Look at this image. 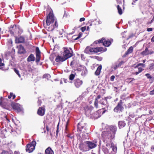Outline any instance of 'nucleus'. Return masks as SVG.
Returning <instances> with one entry per match:
<instances>
[{
  "instance_id": "nucleus-38",
  "label": "nucleus",
  "mask_w": 154,
  "mask_h": 154,
  "mask_svg": "<svg viewBox=\"0 0 154 154\" xmlns=\"http://www.w3.org/2000/svg\"><path fill=\"white\" fill-rule=\"evenodd\" d=\"M43 77L44 78H46L48 79L50 78L51 77L50 75L48 74H45L43 75Z\"/></svg>"
},
{
  "instance_id": "nucleus-33",
  "label": "nucleus",
  "mask_w": 154,
  "mask_h": 154,
  "mask_svg": "<svg viewBox=\"0 0 154 154\" xmlns=\"http://www.w3.org/2000/svg\"><path fill=\"white\" fill-rule=\"evenodd\" d=\"M85 52L87 54H90V47H87L85 50Z\"/></svg>"
},
{
  "instance_id": "nucleus-59",
  "label": "nucleus",
  "mask_w": 154,
  "mask_h": 154,
  "mask_svg": "<svg viewBox=\"0 0 154 154\" xmlns=\"http://www.w3.org/2000/svg\"><path fill=\"white\" fill-rule=\"evenodd\" d=\"M100 98V95H98L97 98L95 99H97V100H98V99H99Z\"/></svg>"
},
{
  "instance_id": "nucleus-6",
  "label": "nucleus",
  "mask_w": 154,
  "mask_h": 154,
  "mask_svg": "<svg viewBox=\"0 0 154 154\" xmlns=\"http://www.w3.org/2000/svg\"><path fill=\"white\" fill-rule=\"evenodd\" d=\"M111 147L112 150V152L110 153L107 148L105 147H103L102 150L105 154H116L117 151V148L116 146L113 143L111 144Z\"/></svg>"
},
{
  "instance_id": "nucleus-13",
  "label": "nucleus",
  "mask_w": 154,
  "mask_h": 154,
  "mask_svg": "<svg viewBox=\"0 0 154 154\" xmlns=\"http://www.w3.org/2000/svg\"><path fill=\"white\" fill-rule=\"evenodd\" d=\"M66 60V59L63 55L62 56L58 55L57 56L55 59V60L57 62H63Z\"/></svg>"
},
{
  "instance_id": "nucleus-3",
  "label": "nucleus",
  "mask_w": 154,
  "mask_h": 154,
  "mask_svg": "<svg viewBox=\"0 0 154 154\" xmlns=\"http://www.w3.org/2000/svg\"><path fill=\"white\" fill-rule=\"evenodd\" d=\"M102 136L103 138V141L104 142L106 141V140H112L114 137V135L108 131H104L102 132Z\"/></svg>"
},
{
  "instance_id": "nucleus-51",
  "label": "nucleus",
  "mask_w": 154,
  "mask_h": 154,
  "mask_svg": "<svg viewBox=\"0 0 154 154\" xmlns=\"http://www.w3.org/2000/svg\"><path fill=\"white\" fill-rule=\"evenodd\" d=\"M63 30H62V31H60L59 32V35H60V36H59V37H63V36L62 35L63 34Z\"/></svg>"
},
{
  "instance_id": "nucleus-40",
  "label": "nucleus",
  "mask_w": 154,
  "mask_h": 154,
  "mask_svg": "<svg viewBox=\"0 0 154 154\" xmlns=\"http://www.w3.org/2000/svg\"><path fill=\"white\" fill-rule=\"evenodd\" d=\"M14 71H15V72L18 75L19 77L20 78L21 76L19 74V71L16 69H14Z\"/></svg>"
},
{
  "instance_id": "nucleus-17",
  "label": "nucleus",
  "mask_w": 154,
  "mask_h": 154,
  "mask_svg": "<svg viewBox=\"0 0 154 154\" xmlns=\"http://www.w3.org/2000/svg\"><path fill=\"white\" fill-rule=\"evenodd\" d=\"M13 107L14 109L17 110L19 112L21 111L22 110V108L20 107L19 104L17 103L13 104Z\"/></svg>"
},
{
  "instance_id": "nucleus-23",
  "label": "nucleus",
  "mask_w": 154,
  "mask_h": 154,
  "mask_svg": "<svg viewBox=\"0 0 154 154\" xmlns=\"http://www.w3.org/2000/svg\"><path fill=\"white\" fill-rule=\"evenodd\" d=\"M102 69V66L101 65H100L97 67L96 71L95 72V74L97 75H100V71Z\"/></svg>"
},
{
  "instance_id": "nucleus-7",
  "label": "nucleus",
  "mask_w": 154,
  "mask_h": 154,
  "mask_svg": "<svg viewBox=\"0 0 154 154\" xmlns=\"http://www.w3.org/2000/svg\"><path fill=\"white\" fill-rule=\"evenodd\" d=\"M85 143L88 146V148L90 150V149L94 148L97 146V141L96 140H94L91 141H87Z\"/></svg>"
},
{
  "instance_id": "nucleus-57",
  "label": "nucleus",
  "mask_w": 154,
  "mask_h": 154,
  "mask_svg": "<svg viewBox=\"0 0 154 154\" xmlns=\"http://www.w3.org/2000/svg\"><path fill=\"white\" fill-rule=\"evenodd\" d=\"M151 42H154V36L151 39Z\"/></svg>"
},
{
  "instance_id": "nucleus-49",
  "label": "nucleus",
  "mask_w": 154,
  "mask_h": 154,
  "mask_svg": "<svg viewBox=\"0 0 154 154\" xmlns=\"http://www.w3.org/2000/svg\"><path fill=\"white\" fill-rule=\"evenodd\" d=\"M123 63L124 62L123 61L120 62L118 64H117L118 65V66H121V65H122Z\"/></svg>"
},
{
  "instance_id": "nucleus-12",
  "label": "nucleus",
  "mask_w": 154,
  "mask_h": 154,
  "mask_svg": "<svg viewBox=\"0 0 154 154\" xmlns=\"http://www.w3.org/2000/svg\"><path fill=\"white\" fill-rule=\"evenodd\" d=\"M79 148L80 150L82 151H87L89 150L87 146L83 143L79 144Z\"/></svg>"
},
{
  "instance_id": "nucleus-9",
  "label": "nucleus",
  "mask_w": 154,
  "mask_h": 154,
  "mask_svg": "<svg viewBox=\"0 0 154 154\" xmlns=\"http://www.w3.org/2000/svg\"><path fill=\"white\" fill-rule=\"evenodd\" d=\"M103 48L102 47H96L92 48L90 47L91 54H92L93 53H97L99 52L103 51Z\"/></svg>"
},
{
  "instance_id": "nucleus-35",
  "label": "nucleus",
  "mask_w": 154,
  "mask_h": 154,
  "mask_svg": "<svg viewBox=\"0 0 154 154\" xmlns=\"http://www.w3.org/2000/svg\"><path fill=\"white\" fill-rule=\"evenodd\" d=\"M76 74H71L69 76V79L70 80H72L74 78Z\"/></svg>"
},
{
  "instance_id": "nucleus-41",
  "label": "nucleus",
  "mask_w": 154,
  "mask_h": 154,
  "mask_svg": "<svg viewBox=\"0 0 154 154\" xmlns=\"http://www.w3.org/2000/svg\"><path fill=\"white\" fill-rule=\"evenodd\" d=\"M143 63H139L137 64V65L135 66L134 68H136L138 67L139 66H142Z\"/></svg>"
},
{
  "instance_id": "nucleus-1",
  "label": "nucleus",
  "mask_w": 154,
  "mask_h": 154,
  "mask_svg": "<svg viewBox=\"0 0 154 154\" xmlns=\"http://www.w3.org/2000/svg\"><path fill=\"white\" fill-rule=\"evenodd\" d=\"M54 16L53 14L50 12L47 17L46 23H45L44 20L43 21L44 27L47 30L49 31H52L55 27H57L58 26L56 21L55 22L54 24Z\"/></svg>"
},
{
  "instance_id": "nucleus-53",
  "label": "nucleus",
  "mask_w": 154,
  "mask_h": 154,
  "mask_svg": "<svg viewBox=\"0 0 154 154\" xmlns=\"http://www.w3.org/2000/svg\"><path fill=\"white\" fill-rule=\"evenodd\" d=\"M96 59L99 61H101L102 60V58L101 57H96Z\"/></svg>"
},
{
  "instance_id": "nucleus-25",
  "label": "nucleus",
  "mask_w": 154,
  "mask_h": 154,
  "mask_svg": "<svg viewBox=\"0 0 154 154\" xmlns=\"http://www.w3.org/2000/svg\"><path fill=\"white\" fill-rule=\"evenodd\" d=\"M70 66L72 67L78 66V65L77 64L76 60H74L71 62Z\"/></svg>"
},
{
  "instance_id": "nucleus-56",
  "label": "nucleus",
  "mask_w": 154,
  "mask_h": 154,
  "mask_svg": "<svg viewBox=\"0 0 154 154\" xmlns=\"http://www.w3.org/2000/svg\"><path fill=\"white\" fill-rule=\"evenodd\" d=\"M63 80L65 83H66L68 82L67 80L65 79H63Z\"/></svg>"
},
{
  "instance_id": "nucleus-22",
  "label": "nucleus",
  "mask_w": 154,
  "mask_h": 154,
  "mask_svg": "<svg viewBox=\"0 0 154 154\" xmlns=\"http://www.w3.org/2000/svg\"><path fill=\"white\" fill-rule=\"evenodd\" d=\"M45 154H54V153L51 148L49 147L45 150Z\"/></svg>"
},
{
  "instance_id": "nucleus-29",
  "label": "nucleus",
  "mask_w": 154,
  "mask_h": 154,
  "mask_svg": "<svg viewBox=\"0 0 154 154\" xmlns=\"http://www.w3.org/2000/svg\"><path fill=\"white\" fill-rule=\"evenodd\" d=\"M83 69V70H82L81 71H82V73H81V75L82 76H85L86 74L87 73V70L86 69V67H82Z\"/></svg>"
},
{
  "instance_id": "nucleus-16",
  "label": "nucleus",
  "mask_w": 154,
  "mask_h": 154,
  "mask_svg": "<svg viewBox=\"0 0 154 154\" xmlns=\"http://www.w3.org/2000/svg\"><path fill=\"white\" fill-rule=\"evenodd\" d=\"M24 38L22 36H20L18 38H16L15 42L17 43H23L24 42Z\"/></svg>"
},
{
  "instance_id": "nucleus-15",
  "label": "nucleus",
  "mask_w": 154,
  "mask_h": 154,
  "mask_svg": "<svg viewBox=\"0 0 154 154\" xmlns=\"http://www.w3.org/2000/svg\"><path fill=\"white\" fill-rule=\"evenodd\" d=\"M117 128L115 126H111L109 127V130L108 131H110L112 134L114 135V137H115V135L116 131Z\"/></svg>"
},
{
  "instance_id": "nucleus-39",
  "label": "nucleus",
  "mask_w": 154,
  "mask_h": 154,
  "mask_svg": "<svg viewBox=\"0 0 154 154\" xmlns=\"http://www.w3.org/2000/svg\"><path fill=\"white\" fill-rule=\"evenodd\" d=\"M98 101L97 99H95L94 102V105L95 106L96 108H98Z\"/></svg>"
},
{
  "instance_id": "nucleus-32",
  "label": "nucleus",
  "mask_w": 154,
  "mask_h": 154,
  "mask_svg": "<svg viewBox=\"0 0 154 154\" xmlns=\"http://www.w3.org/2000/svg\"><path fill=\"white\" fill-rule=\"evenodd\" d=\"M141 54L143 55H148L149 54V53L148 48H146L145 50L142 52Z\"/></svg>"
},
{
  "instance_id": "nucleus-28",
  "label": "nucleus",
  "mask_w": 154,
  "mask_h": 154,
  "mask_svg": "<svg viewBox=\"0 0 154 154\" xmlns=\"http://www.w3.org/2000/svg\"><path fill=\"white\" fill-rule=\"evenodd\" d=\"M154 64L153 63H150L149 66V67L147 69L149 71L153 70H154Z\"/></svg>"
},
{
  "instance_id": "nucleus-21",
  "label": "nucleus",
  "mask_w": 154,
  "mask_h": 154,
  "mask_svg": "<svg viewBox=\"0 0 154 154\" xmlns=\"http://www.w3.org/2000/svg\"><path fill=\"white\" fill-rule=\"evenodd\" d=\"M35 59L34 55L31 54L28 57L27 60L28 62L33 61L35 60Z\"/></svg>"
},
{
  "instance_id": "nucleus-30",
  "label": "nucleus",
  "mask_w": 154,
  "mask_h": 154,
  "mask_svg": "<svg viewBox=\"0 0 154 154\" xmlns=\"http://www.w3.org/2000/svg\"><path fill=\"white\" fill-rule=\"evenodd\" d=\"M107 97H105L104 99L101 100L100 101V103L103 105H105L107 103Z\"/></svg>"
},
{
  "instance_id": "nucleus-18",
  "label": "nucleus",
  "mask_w": 154,
  "mask_h": 154,
  "mask_svg": "<svg viewBox=\"0 0 154 154\" xmlns=\"http://www.w3.org/2000/svg\"><path fill=\"white\" fill-rule=\"evenodd\" d=\"M83 122L82 121L78 124L77 126L78 131H81V129H83L84 127H85V124H84V125H83Z\"/></svg>"
},
{
  "instance_id": "nucleus-20",
  "label": "nucleus",
  "mask_w": 154,
  "mask_h": 154,
  "mask_svg": "<svg viewBox=\"0 0 154 154\" xmlns=\"http://www.w3.org/2000/svg\"><path fill=\"white\" fill-rule=\"evenodd\" d=\"M16 25H14L13 26H11L10 28V33L12 34H13L16 31Z\"/></svg>"
},
{
  "instance_id": "nucleus-55",
  "label": "nucleus",
  "mask_w": 154,
  "mask_h": 154,
  "mask_svg": "<svg viewBox=\"0 0 154 154\" xmlns=\"http://www.w3.org/2000/svg\"><path fill=\"white\" fill-rule=\"evenodd\" d=\"M152 28H149L147 29V31L148 32H150L152 31Z\"/></svg>"
},
{
  "instance_id": "nucleus-46",
  "label": "nucleus",
  "mask_w": 154,
  "mask_h": 154,
  "mask_svg": "<svg viewBox=\"0 0 154 154\" xmlns=\"http://www.w3.org/2000/svg\"><path fill=\"white\" fill-rule=\"evenodd\" d=\"M42 103V101L41 100H38V102H37V103L38 104V106H40L41 105Z\"/></svg>"
},
{
  "instance_id": "nucleus-2",
  "label": "nucleus",
  "mask_w": 154,
  "mask_h": 154,
  "mask_svg": "<svg viewBox=\"0 0 154 154\" xmlns=\"http://www.w3.org/2000/svg\"><path fill=\"white\" fill-rule=\"evenodd\" d=\"M113 42V39L111 38L109 39H105L102 38L101 39L97 41H95L92 44V46H95V45L97 43H102L103 45L106 47L109 46Z\"/></svg>"
},
{
  "instance_id": "nucleus-37",
  "label": "nucleus",
  "mask_w": 154,
  "mask_h": 154,
  "mask_svg": "<svg viewBox=\"0 0 154 154\" xmlns=\"http://www.w3.org/2000/svg\"><path fill=\"white\" fill-rule=\"evenodd\" d=\"M145 75L146 77L149 79H153V77H152L151 75H150V74L149 73H147Z\"/></svg>"
},
{
  "instance_id": "nucleus-8",
  "label": "nucleus",
  "mask_w": 154,
  "mask_h": 154,
  "mask_svg": "<svg viewBox=\"0 0 154 154\" xmlns=\"http://www.w3.org/2000/svg\"><path fill=\"white\" fill-rule=\"evenodd\" d=\"M122 100H120L119 102L118 103L117 106L114 109L115 112H118L120 111H122L124 107L122 105Z\"/></svg>"
},
{
  "instance_id": "nucleus-19",
  "label": "nucleus",
  "mask_w": 154,
  "mask_h": 154,
  "mask_svg": "<svg viewBox=\"0 0 154 154\" xmlns=\"http://www.w3.org/2000/svg\"><path fill=\"white\" fill-rule=\"evenodd\" d=\"M25 52V50L24 47L21 45L18 47V53L20 54H24Z\"/></svg>"
},
{
  "instance_id": "nucleus-45",
  "label": "nucleus",
  "mask_w": 154,
  "mask_h": 154,
  "mask_svg": "<svg viewBox=\"0 0 154 154\" xmlns=\"http://www.w3.org/2000/svg\"><path fill=\"white\" fill-rule=\"evenodd\" d=\"M118 67H119L118 66V65H117H117L116 64V65H115L113 66V68L115 70Z\"/></svg>"
},
{
  "instance_id": "nucleus-4",
  "label": "nucleus",
  "mask_w": 154,
  "mask_h": 154,
  "mask_svg": "<svg viewBox=\"0 0 154 154\" xmlns=\"http://www.w3.org/2000/svg\"><path fill=\"white\" fill-rule=\"evenodd\" d=\"M63 55L67 60L71 57L72 55V51L71 48H63Z\"/></svg>"
},
{
  "instance_id": "nucleus-34",
  "label": "nucleus",
  "mask_w": 154,
  "mask_h": 154,
  "mask_svg": "<svg viewBox=\"0 0 154 154\" xmlns=\"http://www.w3.org/2000/svg\"><path fill=\"white\" fill-rule=\"evenodd\" d=\"M117 8L118 13L120 15L122 14L123 13L122 10L121 8L120 7L119 5H118L117 6Z\"/></svg>"
},
{
  "instance_id": "nucleus-54",
  "label": "nucleus",
  "mask_w": 154,
  "mask_h": 154,
  "mask_svg": "<svg viewBox=\"0 0 154 154\" xmlns=\"http://www.w3.org/2000/svg\"><path fill=\"white\" fill-rule=\"evenodd\" d=\"M150 94L151 95L154 94V90H153L150 92Z\"/></svg>"
},
{
  "instance_id": "nucleus-47",
  "label": "nucleus",
  "mask_w": 154,
  "mask_h": 154,
  "mask_svg": "<svg viewBox=\"0 0 154 154\" xmlns=\"http://www.w3.org/2000/svg\"><path fill=\"white\" fill-rule=\"evenodd\" d=\"M115 78V77L114 75H112L110 77V80L112 81H113L114 80V79Z\"/></svg>"
},
{
  "instance_id": "nucleus-14",
  "label": "nucleus",
  "mask_w": 154,
  "mask_h": 154,
  "mask_svg": "<svg viewBox=\"0 0 154 154\" xmlns=\"http://www.w3.org/2000/svg\"><path fill=\"white\" fill-rule=\"evenodd\" d=\"M45 112V108L43 107H41L38 108V110L37 114L41 116H42L44 115Z\"/></svg>"
},
{
  "instance_id": "nucleus-36",
  "label": "nucleus",
  "mask_w": 154,
  "mask_h": 154,
  "mask_svg": "<svg viewBox=\"0 0 154 154\" xmlns=\"http://www.w3.org/2000/svg\"><path fill=\"white\" fill-rule=\"evenodd\" d=\"M85 67V66H83L82 65H79L78 66H77V70L79 71H81L83 69L82 68V67Z\"/></svg>"
},
{
  "instance_id": "nucleus-27",
  "label": "nucleus",
  "mask_w": 154,
  "mask_h": 154,
  "mask_svg": "<svg viewBox=\"0 0 154 154\" xmlns=\"http://www.w3.org/2000/svg\"><path fill=\"white\" fill-rule=\"evenodd\" d=\"M104 142L106 144V146L108 148H110L111 146H110V144H111L112 143H112L111 140H106V141Z\"/></svg>"
},
{
  "instance_id": "nucleus-43",
  "label": "nucleus",
  "mask_w": 154,
  "mask_h": 154,
  "mask_svg": "<svg viewBox=\"0 0 154 154\" xmlns=\"http://www.w3.org/2000/svg\"><path fill=\"white\" fill-rule=\"evenodd\" d=\"M86 26L83 27L81 28V30L82 32H84L86 30Z\"/></svg>"
},
{
  "instance_id": "nucleus-50",
  "label": "nucleus",
  "mask_w": 154,
  "mask_h": 154,
  "mask_svg": "<svg viewBox=\"0 0 154 154\" xmlns=\"http://www.w3.org/2000/svg\"><path fill=\"white\" fill-rule=\"evenodd\" d=\"M8 152L5 151L3 150L1 153V154H8Z\"/></svg>"
},
{
  "instance_id": "nucleus-48",
  "label": "nucleus",
  "mask_w": 154,
  "mask_h": 154,
  "mask_svg": "<svg viewBox=\"0 0 154 154\" xmlns=\"http://www.w3.org/2000/svg\"><path fill=\"white\" fill-rule=\"evenodd\" d=\"M14 95L13 93H11L10 94V95L8 96V98L9 99H10L11 98V97H13V95Z\"/></svg>"
},
{
  "instance_id": "nucleus-52",
  "label": "nucleus",
  "mask_w": 154,
  "mask_h": 154,
  "mask_svg": "<svg viewBox=\"0 0 154 154\" xmlns=\"http://www.w3.org/2000/svg\"><path fill=\"white\" fill-rule=\"evenodd\" d=\"M85 19L84 17L81 18L79 20V21L81 22L85 21Z\"/></svg>"
},
{
  "instance_id": "nucleus-62",
  "label": "nucleus",
  "mask_w": 154,
  "mask_h": 154,
  "mask_svg": "<svg viewBox=\"0 0 154 154\" xmlns=\"http://www.w3.org/2000/svg\"><path fill=\"white\" fill-rule=\"evenodd\" d=\"M98 22V23L99 24H101L102 23V21L100 20H99Z\"/></svg>"
},
{
  "instance_id": "nucleus-26",
  "label": "nucleus",
  "mask_w": 154,
  "mask_h": 154,
  "mask_svg": "<svg viewBox=\"0 0 154 154\" xmlns=\"http://www.w3.org/2000/svg\"><path fill=\"white\" fill-rule=\"evenodd\" d=\"M102 109L104 110L103 111L102 114L101 113V112H102L101 109L99 110L97 112H96V113H98L100 112V114H99L98 116L97 117L96 116H94L95 118H99L101 116L102 114H103L105 112L106 110H104V108H103Z\"/></svg>"
},
{
  "instance_id": "nucleus-44",
  "label": "nucleus",
  "mask_w": 154,
  "mask_h": 154,
  "mask_svg": "<svg viewBox=\"0 0 154 154\" xmlns=\"http://www.w3.org/2000/svg\"><path fill=\"white\" fill-rule=\"evenodd\" d=\"M138 72L140 73L141 72L143 71L144 69H142L141 67H138Z\"/></svg>"
},
{
  "instance_id": "nucleus-11",
  "label": "nucleus",
  "mask_w": 154,
  "mask_h": 154,
  "mask_svg": "<svg viewBox=\"0 0 154 154\" xmlns=\"http://www.w3.org/2000/svg\"><path fill=\"white\" fill-rule=\"evenodd\" d=\"M74 84L76 88H79L82 85L83 82L79 79H75L74 81Z\"/></svg>"
},
{
  "instance_id": "nucleus-64",
  "label": "nucleus",
  "mask_w": 154,
  "mask_h": 154,
  "mask_svg": "<svg viewBox=\"0 0 154 154\" xmlns=\"http://www.w3.org/2000/svg\"><path fill=\"white\" fill-rule=\"evenodd\" d=\"M14 154H19V153L15 151L14 153Z\"/></svg>"
},
{
  "instance_id": "nucleus-31",
  "label": "nucleus",
  "mask_w": 154,
  "mask_h": 154,
  "mask_svg": "<svg viewBox=\"0 0 154 154\" xmlns=\"http://www.w3.org/2000/svg\"><path fill=\"white\" fill-rule=\"evenodd\" d=\"M133 50V48L132 46L130 47L126 52L125 54L127 55L131 53Z\"/></svg>"
},
{
  "instance_id": "nucleus-61",
  "label": "nucleus",
  "mask_w": 154,
  "mask_h": 154,
  "mask_svg": "<svg viewBox=\"0 0 154 154\" xmlns=\"http://www.w3.org/2000/svg\"><path fill=\"white\" fill-rule=\"evenodd\" d=\"M154 53V52L153 51H150V52L149 51V54H153Z\"/></svg>"
},
{
  "instance_id": "nucleus-60",
  "label": "nucleus",
  "mask_w": 154,
  "mask_h": 154,
  "mask_svg": "<svg viewBox=\"0 0 154 154\" xmlns=\"http://www.w3.org/2000/svg\"><path fill=\"white\" fill-rule=\"evenodd\" d=\"M152 151L154 150V146H152L151 147Z\"/></svg>"
},
{
  "instance_id": "nucleus-10",
  "label": "nucleus",
  "mask_w": 154,
  "mask_h": 154,
  "mask_svg": "<svg viewBox=\"0 0 154 154\" xmlns=\"http://www.w3.org/2000/svg\"><path fill=\"white\" fill-rule=\"evenodd\" d=\"M35 55L36 56V62H38L40 60L41 52L38 47H36L35 50Z\"/></svg>"
},
{
  "instance_id": "nucleus-58",
  "label": "nucleus",
  "mask_w": 154,
  "mask_h": 154,
  "mask_svg": "<svg viewBox=\"0 0 154 154\" xmlns=\"http://www.w3.org/2000/svg\"><path fill=\"white\" fill-rule=\"evenodd\" d=\"M81 37L80 36H78L75 39V40H77L79 39Z\"/></svg>"
},
{
  "instance_id": "nucleus-5",
  "label": "nucleus",
  "mask_w": 154,
  "mask_h": 154,
  "mask_svg": "<svg viewBox=\"0 0 154 154\" xmlns=\"http://www.w3.org/2000/svg\"><path fill=\"white\" fill-rule=\"evenodd\" d=\"M36 145V142L35 141L28 144L26 146V151L29 153L32 152L35 149Z\"/></svg>"
},
{
  "instance_id": "nucleus-63",
  "label": "nucleus",
  "mask_w": 154,
  "mask_h": 154,
  "mask_svg": "<svg viewBox=\"0 0 154 154\" xmlns=\"http://www.w3.org/2000/svg\"><path fill=\"white\" fill-rule=\"evenodd\" d=\"M154 20V16H153L152 19L151 21V22L152 23Z\"/></svg>"
},
{
  "instance_id": "nucleus-24",
  "label": "nucleus",
  "mask_w": 154,
  "mask_h": 154,
  "mask_svg": "<svg viewBox=\"0 0 154 154\" xmlns=\"http://www.w3.org/2000/svg\"><path fill=\"white\" fill-rule=\"evenodd\" d=\"M118 125L120 128H123L125 125V123L124 121H120L119 122Z\"/></svg>"
},
{
  "instance_id": "nucleus-42",
  "label": "nucleus",
  "mask_w": 154,
  "mask_h": 154,
  "mask_svg": "<svg viewBox=\"0 0 154 154\" xmlns=\"http://www.w3.org/2000/svg\"><path fill=\"white\" fill-rule=\"evenodd\" d=\"M4 65V63L2 62V59L0 58V66H3Z\"/></svg>"
}]
</instances>
